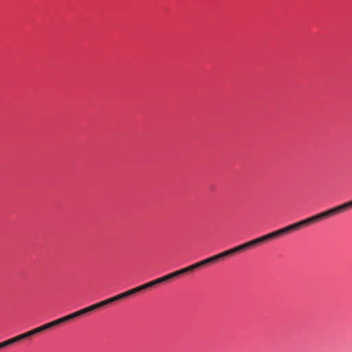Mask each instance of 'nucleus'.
I'll return each instance as SVG.
<instances>
[{
	"label": "nucleus",
	"instance_id": "obj_7",
	"mask_svg": "<svg viewBox=\"0 0 352 352\" xmlns=\"http://www.w3.org/2000/svg\"><path fill=\"white\" fill-rule=\"evenodd\" d=\"M262 243L273 240L271 233L260 236Z\"/></svg>",
	"mask_w": 352,
	"mask_h": 352
},
{
	"label": "nucleus",
	"instance_id": "obj_8",
	"mask_svg": "<svg viewBox=\"0 0 352 352\" xmlns=\"http://www.w3.org/2000/svg\"><path fill=\"white\" fill-rule=\"evenodd\" d=\"M250 243L251 246H252V248H254V247H255V246H256V245H260V244H261V243H262V242H261V238H260V237H258V238L254 239H253V240H252V241H250Z\"/></svg>",
	"mask_w": 352,
	"mask_h": 352
},
{
	"label": "nucleus",
	"instance_id": "obj_3",
	"mask_svg": "<svg viewBox=\"0 0 352 352\" xmlns=\"http://www.w3.org/2000/svg\"><path fill=\"white\" fill-rule=\"evenodd\" d=\"M63 323V321L62 320V318H60L58 319H56L55 320H53L52 322H50L47 324H45L42 326L38 327L40 331L42 332L43 331H45L47 329H49L50 328L54 327L58 324H60Z\"/></svg>",
	"mask_w": 352,
	"mask_h": 352
},
{
	"label": "nucleus",
	"instance_id": "obj_20",
	"mask_svg": "<svg viewBox=\"0 0 352 352\" xmlns=\"http://www.w3.org/2000/svg\"><path fill=\"white\" fill-rule=\"evenodd\" d=\"M196 265H197L198 268L201 267H203L204 265H206L204 260H202V261H201L199 262L196 263Z\"/></svg>",
	"mask_w": 352,
	"mask_h": 352
},
{
	"label": "nucleus",
	"instance_id": "obj_25",
	"mask_svg": "<svg viewBox=\"0 0 352 352\" xmlns=\"http://www.w3.org/2000/svg\"><path fill=\"white\" fill-rule=\"evenodd\" d=\"M186 268H187V270L188 271V272H190L193 271V268H192L191 265H189V266L186 267Z\"/></svg>",
	"mask_w": 352,
	"mask_h": 352
},
{
	"label": "nucleus",
	"instance_id": "obj_23",
	"mask_svg": "<svg viewBox=\"0 0 352 352\" xmlns=\"http://www.w3.org/2000/svg\"><path fill=\"white\" fill-rule=\"evenodd\" d=\"M231 255L239 253L236 247L230 249Z\"/></svg>",
	"mask_w": 352,
	"mask_h": 352
},
{
	"label": "nucleus",
	"instance_id": "obj_19",
	"mask_svg": "<svg viewBox=\"0 0 352 352\" xmlns=\"http://www.w3.org/2000/svg\"><path fill=\"white\" fill-rule=\"evenodd\" d=\"M114 298L115 302L123 299L122 294H118L115 296H113Z\"/></svg>",
	"mask_w": 352,
	"mask_h": 352
},
{
	"label": "nucleus",
	"instance_id": "obj_14",
	"mask_svg": "<svg viewBox=\"0 0 352 352\" xmlns=\"http://www.w3.org/2000/svg\"><path fill=\"white\" fill-rule=\"evenodd\" d=\"M103 302L105 306V305H109L111 303L115 302V300H114L113 297H111V298H109L108 299L103 300Z\"/></svg>",
	"mask_w": 352,
	"mask_h": 352
},
{
	"label": "nucleus",
	"instance_id": "obj_12",
	"mask_svg": "<svg viewBox=\"0 0 352 352\" xmlns=\"http://www.w3.org/2000/svg\"><path fill=\"white\" fill-rule=\"evenodd\" d=\"M204 261H205L206 265H209L210 263H214V262H217L214 255L204 259Z\"/></svg>",
	"mask_w": 352,
	"mask_h": 352
},
{
	"label": "nucleus",
	"instance_id": "obj_2",
	"mask_svg": "<svg viewBox=\"0 0 352 352\" xmlns=\"http://www.w3.org/2000/svg\"><path fill=\"white\" fill-rule=\"evenodd\" d=\"M41 333L40 329H39L38 327H36V328H35L34 329L28 331H27L25 333H23L20 334L19 336H16L15 337H13V338H10V339L12 340V344H14V343H15L16 342L21 341V340H22L23 339L28 338H29L30 336H34V335H36L37 333Z\"/></svg>",
	"mask_w": 352,
	"mask_h": 352
},
{
	"label": "nucleus",
	"instance_id": "obj_18",
	"mask_svg": "<svg viewBox=\"0 0 352 352\" xmlns=\"http://www.w3.org/2000/svg\"><path fill=\"white\" fill-rule=\"evenodd\" d=\"M243 247H244V248H245V250H249V249H250V248H252V247L251 246V244H250V241H248V242H246V243H243Z\"/></svg>",
	"mask_w": 352,
	"mask_h": 352
},
{
	"label": "nucleus",
	"instance_id": "obj_1",
	"mask_svg": "<svg viewBox=\"0 0 352 352\" xmlns=\"http://www.w3.org/2000/svg\"><path fill=\"white\" fill-rule=\"evenodd\" d=\"M352 208V200L339 205L326 211L322 212L305 219L301 220L286 227L270 232L273 239L279 238L283 235L298 231L315 223L329 219L340 213Z\"/></svg>",
	"mask_w": 352,
	"mask_h": 352
},
{
	"label": "nucleus",
	"instance_id": "obj_21",
	"mask_svg": "<svg viewBox=\"0 0 352 352\" xmlns=\"http://www.w3.org/2000/svg\"><path fill=\"white\" fill-rule=\"evenodd\" d=\"M236 248L237 249L238 252H241L245 251L243 244H241V245L236 246Z\"/></svg>",
	"mask_w": 352,
	"mask_h": 352
},
{
	"label": "nucleus",
	"instance_id": "obj_5",
	"mask_svg": "<svg viewBox=\"0 0 352 352\" xmlns=\"http://www.w3.org/2000/svg\"><path fill=\"white\" fill-rule=\"evenodd\" d=\"M153 286L157 285L158 284L163 283L164 282L168 281L167 278L166 277V275L164 276H162L159 278L155 279L153 280H151Z\"/></svg>",
	"mask_w": 352,
	"mask_h": 352
},
{
	"label": "nucleus",
	"instance_id": "obj_11",
	"mask_svg": "<svg viewBox=\"0 0 352 352\" xmlns=\"http://www.w3.org/2000/svg\"><path fill=\"white\" fill-rule=\"evenodd\" d=\"M153 286V285L152 283V281H150L148 283H146L145 284L140 285V287L141 291H143V290L150 288Z\"/></svg>",
	"mask_w": 352,
	"mask_h": 352
},
{
	"label": "nucleus",
	"instance_id": "obj_22",
	"mask_svg": "<svg viewBox=\"0 0 352 352\" xmlns=\"http://www.w3.org/2000/svg\"><path fill=\"white\" fill-rule=\"evenodd\" d=\"M122 294L123 298H126V297L130 296L132 295L130 290L126 291V292H123Z\"/></svg>",
	"mask_w": 352,
	"mask_h": 352
},
{
	"label": "nucleus",
	"instance_id": "obj_24",
	"mask_svg": "<svg viewBox=\"0 0 352 352\" xmlns=\"http://www.w3.org/2000/svg\"><path fill=\"white\" fill-rule=\"evenodd\" d=\"M223 255L225 256V257H226V256H231V254H230V250H226V251L223 252Z\"/></svg>",
	"mask_w": 352,
	"mask_h": 352
},
{
	"label": "nucleus",
	"instance_id": "obj_17",
	"mask_svg": "<svg viewBox=\"0 0 352 352\" xmlns=\"http://www.w3.org/2000/svg\"><path fill=\"white\" fill-rule=\"evenodd\" d=\"M177 272H178L177 274H179V276L188 272V271L187 270L186 267H184V268H182V269H180V270H177Z\"/></svg>",
	"mask_w": 352,
	"mask_h": 352
},
{
	"label": "nucleus",
	"instance_id": "obj_13",
	"mask_svg": "<svg viewBox=\"0 0 352 352\" xmlns=\"http://www.w3.org/2000/svg\"><path fill=\"white\" fill-rule=\"evenodd\" d=\"M10 344H12L11 339L7 340L6 341H3L2 342H0V349L2 348H4L6 346H8Z\"/></svg>",
	"mask_w": 352,
	"mask_h": 352
},
{
	"label": "nucleus",
	"instance_id": "obj_4",
	"mask_svg": "<svg viewBox=\"0 0 352 352\" xmlns=\"http://www.w3.org/2000/svg\"><path fill=\"white\" fill-rule=\"evenodd\" d=\"M78 314H77V311L74 312L72 314H70L69 315H67L65 316L62 317V320L63 321V322H67V321H68L69 320L76 318L78 317Z\"/></svg>",
	"mask_w": 352,
	"mask_h": 352
},
{
	"label": "nucleus",
	"instance_id": "obj_9",
	"mask_svg": "<svg viewBox=\"0 0 352 352\" xmlns=\"http://www.w3.org/2000/svg\"><path fill=\"white\" fill-rule=\"evenodd\" d=\"M90 306H91V308L92 311H94V310H96L97 309H99V308H100L102 307H104V302H103V300H102V301H100L99 302H97V303L94 304V305H90Z\"/></svg>",
	"mask_w": 352,
	"mask_h": 352
},
{
	"label": "nucleus",
	"instance_id": "obj_10",
	"mask_svg": "<svg viewBox=\"0 0 352 352\" xmlns=\"http://www.w3.org/2000/svg\"><path fill=\"white\" fill-rule=\"evenodd\" d=\"M177 273H178L177 270L175 271V272H173L172 273H170V274L166 275V277L167 278L168 280H170V279L174 278L179 276V274H177Z\"/></svg>",
	"mask_w": 352,
	"mask_h": 352
},
{
	"label": "nucleus",
	"instance_id": "obj_16",
	"mask_svg": "<svg viewBox=\"0 0 352 352\" xmlns=\"http://www.w3.org/2000/svg\"><path fill=\"white\" fill-rule=\"evenodd\" d=\"M214 256H215L216 260L217 261L221 260V259H223V258H226L225 256L223 254V252L219 253V254H217L214 255Z\"/></svg>",
	"mask_w": 352,
	"mask_h": 352
},
{
	"label": "nucleus",
	"instance_id": "obj_6",
	"mask_svg": "<svg viewBox=\"0 0 352 352\" xmlns=\"http://www.w3.org/2000/svg\"><path fill=\"white\" fill-rule=\"evenodd\" d=\"M92 311V309L91 308V306L87 307L85 308H83L80 310L77 311V314H78V317L81 316L82 315H85L86 314H88L89 312Z\"/></svg>",
	"mask_w": 352,
	"mask_h": 352
},
{
	"label": "nucleus",
	"instance_id": "obj_15",
	"mask_svg": "<svg viewBox=\"0 0 352 352\" xmlns=\"http://www.w3.org/2000/svg\"><path fill=\"white\" fill-rule=\"evenodd\" d=\"M130 291H131V293L132 295H133L138 292H142L140 286L133 288V289H130Z\"/></svg>",
	"mask_w": 352,
	"mask_h": 352
},
{
	"label": "nucleus",
	"instance_id": "obj_26",
	"mask_svg": "<svg viewBox=\"0 0 352 352\" xmlns=\"http://www.w3.org/2000/svg\"><path fill=\"white\" fill-rule=\"evenodd\" d=\"M191 266H192V268H193V270L198 269L196 263L191 265Z\"/></svg>",
	"mask_w": 352,
	"mask_h": 352
}]
</instances>
